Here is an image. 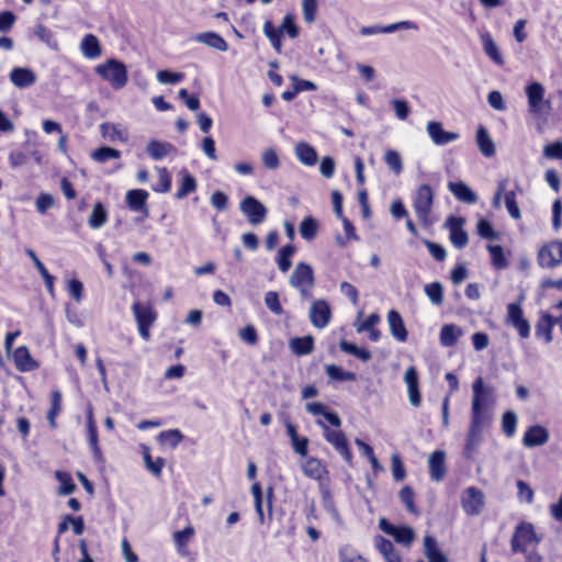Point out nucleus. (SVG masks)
Returning <instances> with one entry per match:
<instances>
[{
    "label": "nucleus",
    "mask_w": 562,
    "mask_h": 562,
    "mask_svg": "<svg viewBox=\"0 0 562 562\" xmlns=\"http://www.w3.org/2000/svg\"><path fill=\"white\" fill-rule=\"evenodd\" d=\"M148 198L149 193L146 190L131 189L126 192L125 202L132 212L140 213L143 217H147L149 215Z\"/></svg>",
    "instance_id": "nucleus-15"
},
{
    "label": "nucleus",
    "mask_w": 562,
    "mask_h": 562,
    "mask_svg": "<svg viewBox=\"0 0 562 562\" xmlns=\"http://www.w3.org/2000/svg\"><path fill=\"white\" fill-rule=\"evenodd\" d=\"M318 229V223L313 216H306L303 218V221L300 224V234L302 238L306 240H312Z\"/></svg>",
    "instance_id": "nucleus-53"
},
{
    "label": "nucleus",
    "mask_w": 562,
    "mask_h": 562,
    "mask_svg": "<svg viewBox=\"0 0 562 562\" xmlns=\"http://www.w3.org/2000/svg\"><path fill=\"white\" fill-rule=\"evenodd\" d=\"M424 553L429 562H448L447 555L439 549L437 539L434 536H425Z\"/></svg>",
    "instance_id": "nucleus-32"
},
{
    "label": "nucleus",
    "mask_w": 562,
    "mask_h": 562,
    "mask_svg": "<svg viewBox=\"0 0 562 562\" xmlns=\"http://www.w3.org/2000/svg\"><path fill=\"white\" fill-rule=\"evenodd\" d=\"M491 424L492 422L471 418L462 451L465 459L471 460L477 453L483 441V430L490 427Z\"/></svg>",
    "instance_id": "nucleus-3"
},
{
    "label": "nucleus",
    "mask_w": 562,
    "mask_h": 562,
    "mask_svg": "<svg viewBox=\"0 0 562 562\" xmlns=\"http://www.w3.org/2000/svg\"><path fill=\"white\" fill-rule=\"evenodd\" d=\"M549 438V430L540 424H535L527 428L522 436L521 443L524 447L531 449L546 445Z\"/></svg>",
    "instance_id": "nucleus-16"
},
{
    "label": "nucleus",
    "mask_w": 562,
    "mask_h": 562,
    "mask_svg": "<svg viewBox=\"0 0 562 562\" xmlns=\"http://www.w3.org/2000/svg\"><path fill=\"white\" fill-rule=\"evenodd\" d=\"M262 165L269 170H277L280 167V158L274 148H267L261 154Z\"/></svg>",
    "instance_id": "nucleus-59"
},
{
    "label": "nucleus",
    "mask_w": 562,
    "mask_h": 562,
    "mask_svg": "<svg viewBox=\"0 0 562 562\" xmlns=\"http://www.w3.org/2000/svg\"><path fill=\"white\" fill-rule=\"evenodd\" d=\"M465 218L451 215L446 220L445 227L449 229V239L457 249H463L469 243V235L463 226Z\"/></svg>",
    "instance_id": "nucleus-12"
},
{
    "label": "nucleus",
    "mask_w": 562,
    "mask_h": 562,
    "mask_svg": "<svg viewBox=\"0 0 562 562\" xmlns=\"http://www.w3.org/2000/svg\"><path fill=\"white\" fill-rule=\"evenodd\" d=\"M472 391L471 418L492 422L493 415L488 406L495 401L494 389L485 385L482 376H477L472 384Z\"/></svg>",
    "instance_id": "nucleus-1"
},
{
    "label": "nucleus",
    "mask_w": 562,
    "mask_h": 562,
    "mask_svg": "<svg viewBox=\"0 0 562 562\" xmlns=\"http://www.w3.org/2000/svg\"><path fill=\"white\" fill-rule=\"evenodd\" d=\"M476 144L483 156L490 158L495 155L494 142L483 125H480L476 131Z\"/></svg>",
    "instance_id": "nucleus-39"
},
{
    "label": "nucleus",
    "mask_w": 562,
    "mask_h": 562,
    "mask_svg": "<svg viewBox=\"0 0 562 562\" xmlns=\"http://www.w3.org/2000/svg\"><path fill=\"white\" fill-rule=\"evenodd\" d=\"M526 95L528 98L529 111L538 113L544 97V88L540 82H531L526 86Z\"/></svg>",
    "instance_id": "nucleus-28"
},
{
    "label": "nucleus",
    "mask_w": 562,
    "mask_h": 562,
    "mask_svg": "<svg viewBox=\"0 0 562 562\" xmlns=\"http://www.w3.org/2000/svg\"><path fill=\"white\" fill-rule=\"evenodd\" d=\"M175 149L172 144L157 139H151L146 146V153L154 160H162Z\"/></svg>",
    "instance_id": "nucleus-35"
},
{
    "label": "nucleus",
    "mask_w": 562,
    "mask_h": 562,
    "mask_svg": "<svg viewBox=\"0 0 562 562\" xmlns=\"http://www.w3.org/2000/svg\"><path fill=\"white\" fill-rule=\"evenodd\" d=\"M80 49L85 57L95 59L102 54L101 44L94 34H86L80 43Z\"/></svg>",
    "instance_id": "nucleus-33"
},
{
    "label": "nucleus",
    "mask_w": 562,
    "mask_h": 562,
    "mask_svg": "<svg viewBox=\"0 0 562 562\" xmlns=\"http://www.w3.org/2000/svg\"><path fill=\"white\" fill-rule=\"evenodd\" d=\"M323 428L324 438L335 448V450L349 464H352V452L350 450L346 435L341 430L330 429L323 420L316 422Z\"/></svg>",
    "instance_id": "nucleus-8"
},
{
    "label": "nucleus",
    "mask_w": 562,
    "mask_h": 562,
    "mask_svg": "<svg viewBox=\"0 0 562 562\" xmlns=\"http://www.w3.org/2000/svg\"><path fill=\"white\" fill-rule=\"evenodd\" d=\"M296 248L292 244L284 245L279 249L276 261L281 272L285 273L290 270L292 266L291 258Z\"/></svg>",
    "instance_id": "nucleus-44"
},
{
    "label": "nucleus",
    "mask_w": 562,
    "mask_h": 562,
    "mask_svg": "<svg viewBox=\"0 0 562 562\" xmlns=\"http://www.w3.org/2000/svg\"><path fill=\"white\" fill-rule=\"evenodd\" d=\"M121 157V151L110 146H100L91 153V158L97 162H105L110 159H117Z\"/></svg>",
    "instance_id": "nucleus-50"
},
{
    "label": "nucleus",
    "mask_w": 562,
    "mask_h": 562,
    "mask_svg": "<svg viewBox=\"0 0 562 562\" xmlns=\"http://www.w3.org/2000/svg\"><path fill=\"white\" fill-rule=\"evenodd\" d=\"M461 504L467 515L476 516L484 507V494L480 488L470 486L464 491Z\"/></svg>",
    "instance_id": "nucleus-13"
},
{
    "label": "nucleus",
    "mask_w": 562,
    "mask_h": 562,
    "mask_svg": "<svg viewBox=\"0 0 562 562\" xmlns=\"http://www.w3.org/2000/svg\"><path fill=\"white\" fill-rule=\"evenodd\" d=\"M446 454L442 450L434 451L428 460L430 479L440 482L446 475Z\"/></svg>",
    "instance_id": "nucleus-25"
},
{
    "label": "nucleus",
    "mask_w": 562,
    "mask_h": 562,
    "mask_svg": "<svg viewBox=\"0 0 562 562\" xmlns=\"http://www.w3.org/2000/svg\"><path fill=\"white\" fill-rule=\"evenodd\" d=\"M178 98L183 101L189 110L198 111L200 109L201 102L198 94H191L187 89L182 88L178 92Z\"/></svg>",
    "instance_id": "nucleus-63"
},
{
    "label": "nucleus",
    "mask_w": 562,
    "mask_h": 562,
    "mask_svg": "<svg viewBox=\"0 0 562 562\" xmlns=\"http://www.w3.org/2000/svg\"><path fill=\"white\" fill-rule=\"evenodd\" d=\"M487 250L491 256L492 266L495 269L503 270L508 267V260L501 245H487Z\"/></svg>",
    "instance_id": "nucleus-48"
},
{
    "label": "nucleus",
    "mask_w": 562,
    "mask_h": 562,
    "mask_svg": "<svg viewBox=\"0 0 562 562\" xmlns=\"http://www.w3.org/2000/svg\"><path fill=\"white\" fill-rule=\"evenodd\" d=\"M517 423H518L517 414L510 409L505 411L502 415V422H501L503 434L508 438H513L517 430Z\"/></svg>",
    "instance_id": "nucleus-47"
},
{
    "label": "nucleus",
    "mask_w": 562,
    "mask_h": 562,
    "mask_svg": "<svg viewBox=\"0 0 562 562\" xmlns=\"http://www.w3.org/2000/svg\"><path fill=\"white\" fill-rule=\"evenodd\" d=\"M289 346L295 356H307L314 350V338L311 335L294 337L290 339Z\"/></svg>",
    "instance_id": "nucleus-37"
},
{
    "label": "nucleus",
    "mask_w": 562,
    "mask_h": 562,
    "mask_svg": "<svg viewBox=\"0 0 562 562\" xmlns=\"http://www.w3.org/2000/svg\"><path fill=\"white\" fill-rule=\"evenodd\" d=\"M373 541L376 550L382 554L385 562H402V558L391 540L381 535H376Z\"/></svg>",
    "instance_id": "nucleus-26"
},
{
    "label": "nucleus",
    "mask_w": 562,
    "mask_h": 562,
    "mask_svg": "<svg viewBox=\"0 0 562 562\" xmlns=\"http://www.w3.org/2000/svg\"><path fill=\"white\" fill-rule=\"evenodd\" d=\"M314 282L315 277L312 266L306 262H299L290 277V284L293 288H302V285L313 288Z\"/></svg>",
    "instance_id": "nucleus-17"
},
{
    "label": "nucleus",
    "mask_w": 562,
    "mask_h": 562,
    "mask_svg": "<svg viewBox=\"0 0 562 562\" xmlns=\"http://www.w3.org/2000/svg\"><path fill=\"white\" fill-rule=\"evenodd\" d=\"M11 82L20 88L24 89L35 83V72L26 67H14L9 75Z\"/></svg>",
    "instance_id": "nucleus-24"
},
{
    "label": "nucleus",
    "mask_w": 562,
    "mask_h": 562,
    "mask_svg": "<svg viewBox=\"0 0 562 562\" xmlns=\"http://www.w3.org/2000/svg\"><path fill=\"white\" fill-rule=\"evenodd\" d=\"M239 210L252 226L262 224L268 214L265 204L254 195H246L239 203Z\"/></svg>",
    "instance_id": "nucleus-9"
},
{
    "label": "nucleus",
    "mask_w": 562,
    "mask_h": 562,
    "mask_svg": "<svg viewBox=\"0 0 562 562\" xmlns=\"http://www.w3.org/2000/svg\"><path fill=\"white\" fill-rule=\"evenodd\" d=\"M463 335L461 327L454 324H445L439 334V340L442 347H453Z\"/></svg>",
    "instance_id": "nucleus-34"
},
{
    "label": "nucleus",
    "mask_w": 562,
    "mask_h": 562,
    "mask_svg": "<svg viewBox=\"0 0 562 562\" xmlns=\"http://www.w3.org/2000/svg\"><path fill=\"white\" fill-rule=\"evenodd\" d=\"M142 453L145 462V468L156 477H160L162 468L165 465V459L158 457L156 460L151 458L149 447L142 445Z\"/></svg>",
    "instance_id": "nucleus-41"
},
{
    "label": "nucleus",
    "mask_w": 562,
    "mask_h": 562,
    "mask_svg": "<svg viewBox=\"0 0 562 562\" xmlns=\"http://www.w3.org/2000/svg\"><path fill=\"white\" fill-rule=\"evenodd\" d=\"M251 494L254 496L255 509L258 515L259 521L261 524H263L265 522L263 493H262V487L259 482H255L251 485Z\"/></svg>",
    "instance_id": "nucleus-56"
},
{
    "label": "nucleus",
    "mask_w": 562,
    "mask_h": 562,
    "mask_svg": "<svg viewBox=\"0 0 562 562\" xmlns=\"http://www.w3.org/2000/svg\"><path fill=\"white\" fill-rule=\"evenodd\" d=\"M386 319L393 338L400 342H405L408 338V331L400 312L390 310Z\"/></svg>",
    "instance_id": "nucleus-19"
},
{
    "label": "nucleus",
    "mask_w": 562,
    "mask_h": 562,
    "mask_svg": "<svg viewBox=\"0 0 562 562\" xmlns=\"http://www.w3.org/2000/svg\"><path fill=\"white\" fill-rule=\"evenodd\" d=\"M280 30H282V35L285 33L291 38H295L300 34L299 26L295 23V18L293 14L288 13L280 25Z\"/></svg>",
    "instance_id": "nucleus-61"
},
{
    "label": "nucleus",
    "mask_w": 562,
    "mask_h": 562,
    "mask_svg": "<svg viewBox=\"0 0 562 562\" xmlns=\"http://www.w3.org/2000/svg\"><path fill=\"white\" fill-rule=\"evenodd\" d=\"M435 193L429 184H422L418 187L416 194L413 199V206L418 220L423 225L430 224L429 215L432 209Z\"/></svg>",
    "instance_id": "nucleus-5"
},
{
    "label": "nucleus",
    "mask_w": 562,
    "mask_h": 562,
    "mask_svg": "<svg viewBox=\"0 0 562 562\" xmlns=\"http://www.w3.org/2000/svg\"><path fill=\"white\" fill-rule=\"evenodd\" d=\"M379 528L384 533L391 536L395 542L405 547H409L415 539V532L412 527L406 525H394L386 518H381L379 520Z\"/></svg>",
    "instance_id": "nucleus-11"
},
{
    "label": "nucleus",
    "mask_w": 562,
    "mask_h": 562,
    "mask_svg": "<svg viewBox=\"0 0 562 562\" xmlns=\"http://www.w3.org/2000/svg\"><path fill=\"white\" fill-rule=\"evenodd\" d=\"M296 158L305 166H314L317 162L316 149L305 142H301L295 146Z\"/></svg>",
    "instance_id": "nucleus-40"
},
{
    "label": "nucleus",
    "mask_w": 562,
    "mask_h": 562,
    "mask_svg": "<svg viewBox=\"0 0 562 562\" xmlns=\"http://www.w3.org/2000/svg\"><path fill=\"white\" fill-rule=\"evenodd\" d=\"M448 189L460 202L474 204L477 201V194L464 181H450Z\"/></svg>",
    "instance_id": "nucleus-22"
},
{
    "label": "nucleus",
    "mask_w": 562,
    "mask_h": 562,
    "mask_svg": "<svg viewBox=\"0 0 562 562\" xmlns=\"http://www.w3.org/2000/svg\"><path fill=\"white\" fill-rule=\"evenodd\" d=\"M87 437L88 442L91 448L93 458L97 462L103 461V454L101 451V448L99 446V435H98V428L93 420L92 412L90 411L87 416Z\"/></svg>",
    "instance_id": "nucleus-23"
},
{
    "label": "nucleus",
    "mask_w": 562,
    "mask_h": 562,
    "mask_svg": "<svg viewBox=\"0 0 562 562\" xmlns=\"http://www.w3.org/2000/svg\"><path fill=\"white\" fill-rule=\"evenodd\" d=\"M400 499L406 506L407 510L413 514H417V508L414 503V491L411 486L405 485L400 491Z\"/></svg>",
    "instance_id": "nucleus-62"
},
{
    "label": "nucleus",
    "mask_w": 562,
    "mask_h": 562,
    "mask_svg": "<svg viewBox=\"0 0 562 562\" xmlns=\"http://www.w3.org/2000/svg\"><path fill=\"white\" fill-rule=\"evenodd\" d=\"M108 222V211L102 202H97L93 205L92 212L89 216L88 224L91 228H101Z\"/></svg>",
    "instance_id": "nucleus-43"
},
{
    "label": "nucleus",
    "mask_w": 562,
    "mask_h": 562,
    "mask_svg": "<svg viewBox=\"0 0 562 562\" xmlns=\"http://www.w3.org/2000/svg\"><path fill=\"white\" fill-rule=\"evenodd\" d=\"M424 291L432 304L440 305L442 303L443 286L439 281L426 284Z\"/></svg>",
    "instance_id": "nucleus-54"
},
{
    "label": "nucleus",
    "mask_w": 562,
    "mask_h": 562,
    "mask_svg": "<svg viewBox=\"0 0 562 562\" xmlns=\"http://www.w3.org/2000/svg\"><path fill=\"white\" fill-rule=\"evenodd\" d=\"M522 300L524 295L519 297V301L507 304L505 323L513 326L521 339H526L530 336L531 327L529 321L524 315Z\"/></svg>",
    "instance_id": "nucleus-6"
},
{
    "label": "nucleus",
    "mask_w": 562,
    "mask_h": 562,
    "mask_svg": "<svg viewBox=\"0 0 562 562\" xmlns=\"http://www.w3.org/2000/svg\"><path fill=\"white\" fill-rule=\"evenodd\" d=\"M319 490L322 494V502L324 509L331 516V518L337 521L341 522V517L338 513V509L335 505L334 497L331 495V492L327 485L321 482Z\"/></svg>",
    "instance_id": "nucleus-42"
},
{
    "label": "nucleus",
    "mask_w": 562,
    "mask_h": 562,
    "mask_svg": "<svg viewBox=\"0 0 562 562\" xmlns=\"http://www.w3.org/2000/svg\"><path fill=\"white\" fill-rule=\"evenodd\" d=\"M265 304L268 310L274 315H282L284 310L281 305L279 293L276 291H268L265 295Z\"/></svg>",
    "instance_id": "nucleus-58"
},
{
    "label": "nucleus",
    "mask_w": 562,
    "mask_h": 562,
    "mask_svg": "<svg viewBox=\"0 0 562 562\" xmlns=\"http://www.w3.org/2000/svg\"><path fill=\"white\" fill-rule=\"evenodd\" d=\"M55 477L60 484L58 488L59 495H70L76 491L77 486L69 472L58 470L55 472Z\"/></svg>",
    "instance_id": "nucleus-49"
},
{
    "label": "nucleus",
    "mask_w": 562,
    "mask_h": 562,
    "mask_svg": "<svg viewBox=\"0 0 562 562\" xmlns=\"http://www.w3.org/2000/svg\"><path fill=\"white\" fill-rule=\"evenodd\" d=\"M25 254L31 258L33 261L35 268L37 269L38 273L44 280L45 286L48 291V293L54 296L55 288H54V281L55 278L53 274L49 273V271L46 269L45 265L40 260L36 252L33 249L27 248L25 250Z\"/></svg>",
    "instance_id": "nucleus-30"
},
{
    "label": "nucleus",
    "mask_w": 562,
    "mask_h": 562,
    "mask_svg": "<svg viewBox=\"0 0 562 562\" xmlns=\"http://www.w3.org/2000/svg\"><path fill=\"white\" fill-rule=\"evenodd\" d=\"M33 33L41 42L45 43L49 48L55 50L58 49V42L55 38L54 33L44 24H37L34 27Z\"/></svg>",
    "instance_id": "nucleus-51"
},
{
    "label": "nucleus",
    "mask_w": 562,
    "mask_h": 562,
    "mask_svg": "<svg viewBox=\"0 0 562 562\" xmlns=\"http://www.w3.org/2000/svg\"><path fill=\"white\" fill-rule=\"evenodd\" d=\"M95 72L104 81L109 82L114 90L123 89L128 81L126 65L117 58H108L95 67Z\"/></svg>",
    "instance_id": "nucleus-2"
},
{
    "label": "nucleus",
    "mask_w": 562,
    "mask_h": 562,
    "mask_svg": "<svg viewBox=\"0 0 562 562\" xmlns=\"http://www.w3.org/2000/svg\"><path fill=\"white\" fill-rule=\"evenodd\" d=\"M184 436L179 429H168L159 432L158 440L161 443H167L171 448H177L183 440Z\"/></svg>",
    "instance_id": "nucleus-55"
},
{
    "label": "nucleus",
    "mask_w": 562,
    "mask_h": 562,
    "mask_svg": "<svg viewBox=\"0 0 562 562\" xmlns=\"http://www.w3.org/2000/svg\"><path fill=\"white\" fill-rule=\"evenodd\" d=\"M541 538L536 533L531 522L521 521L515 527L510 539V550L513 553H526V546L529 543H539Z\"/></svg>",
    "instance_id": "nucleus-4"
},
{
    "label": "nucleus",
    "mask_w": 562,
    "mask_h": 562,
    "mask_svg": "<svg viewBox=\"0 0 562 562\" xmlns=\"http://www.w3.org/2000/svg\"><path fill=\"white\" fill-rule=\"evenodd\" d=\"M302 470L304 474L316 481H321L324 474H327L326 467L323 465L319 459L310 457L302 464Z\"/></svg>",
    "instance_id": "nucleus-38"
},
{
    "label": "nucleus",
    "mask_w": 562,
    "mask_h": 562,
    "mask_svg": "<svg viewBox=\"0 0 562 562\" xmlns=\"http://www.w3.org/2000/svg\"><path fill=\"white\" fill-rule=\"evenodd\" d=\"M13 360L20 372H30L40 367V363L33 359L26 346H20L14 350Z\"/></svg>",
    "instance_id": "nucleus-21"
},
{
    "label": "nucleus",
    "mask_w": 562,
    "mask_h": 562,
    "mask_svg": "<svg viewBox=\"0 0 562 562\" xmlns=\"http://www.w3.org/2000/svg\"><path fill=\"white\" fill-rule=\"evenodd\" d=\"M184 79V74L169 69L159 70L157 80L162 85H177Z\"/></svg>",
    "instance_id": "nucleus-57"
},
{
    "label": "nucleus",
    "mask_w": 562,
    "mask_h": 562,
    "mask_svg": "<svg viewBox=\"0 0 562 562\" xmlns=\"http://www.w3.org/2000/svg\"><path fill=\"white\" fill-rule=\"evenodd\" d=\"M179 176V189L176 192V199L182 200L196 190L198 182L187 168H182Z\"/></svg>",
    "instance_id": "nucleus-29"
},
{
    "label": "nucleus",
    "mask_w": 562,
    "mask_h": 562,
    "mask_svg": "<svg viewBox=\"0 0 562 562\" xmlns=\"http://www.w3.org/2000/svg\"><path fill=\"white\" fill-rule=\"evenodd\" d=\"M362 555L358 553L350 544H344L338 549L339 562L361 561Z\"/></svg>",
    "instance_id": "nucleus-64"
},
{
    "label": "nucleus",
    "mask_w": 562,
    "mask_h": 562,
    "mask_svg": "<svg viewBox=\"0 0 562 562\" xmlns=\"http://www.w3.org/2000/svg\"><path fill=\"white\" fill-rule=\"evenodd\" d=\"M481 42L484 53L498 66L504 65V58L497 44L488 32L481 33Z\"/></svg>",
    "instance_id": "nucleus-36"
},
{
    "label": "nucleus",
    "mask_w": 562,
    "mask_h": 562,
    "mask_svg": "<svg viewBox=\"0 0 562 562\" xmlns=\"http://www.w3.org/2000/svg\"><path fill=\"white\" fill-rule=\"evenodd\" d=\"M555 324H558V317L548 312H542L536 324V337L543 339L546 344H550L553 339L552 331Z\"/></svg>",
    "instance_id": "nucleus-20"
},
{
    "label": "nucleus",
    "mask_w": 562,
    "mask_h": 562,
    "mask_svg": "<svg viewBox=\"0 0 562 562\" xmlns=\"http://www.w3.org/2000/svg\"><path fill=\"white\" fill-rule=\"evenodd\" d=\"M331 319V307L326 300H316L310 308V322L316 328H325Z\"/></svg>",
    "instance_id": "nucleus-14"
},
{
    "label": "nucleus",
    "mask_w": 562,
    "mask_h": 562,
    "mask_svg": "<svg viewBox=\"0 0 562 562\" xmlns=\"http://www.w3.org/2000/svg\"><path fill=\"white\" fill-rule=\"evenodd\" d=\"M427 133L431 140L438 146L447 145L459 138L458 133L445 131L442 124L438 121L428 122Z\"/></svg>",
    "instance_id": "nucleus-18"
},
{
    "label": "nucleus",
    "mask_w": 562,
    "mask_h": 562,
    "mask_svg": "<svg viewBox=\"0 0 562 562\" xmlns=\"http://www.w3.org/2000/svg\"><path fill=\"white\" fill-rule=\"evenodd\" d=\"M194 40L220 52H226L228 49V44L225 38L213 31L199 33L195 35Z\"/></svg>",
    "instance_id": "nucleus-31"
},
{
    "label": "nucleus",
    "mask_w": 562,
    "mask_h": 562,
    "mask_svg": "<svg viewBox=\"0 0 562 562\" xmlns=\"http://www.w3.org/2000/svg\"><path fill=\"white\" fill-rule=\"evenodd\" d=\"M477 235L486 240H496L499 238L498 232L487 218H480L476 224Z\"/></svg>",
    "instance_id": "nucleus-52"
},
{
    "label": "nucleus",
    "mask_w": 562,
    "mask_h": 562,
    "mask_svg": "<svg viewBox=\"0 0 562 562\" xmlns=\"http://www.w3.org/2000/svg\"><path fill=\"white\" fill-rule=\"evenodd\" d=\"M505 206L507 209L508 214L514 218L518 220L521 216L520 209L516 201V192L514 190L505 192Z\"/></svg>",
    "instance_id": "nucleus-60"
},
{
    "label": "nucleus",
    "mask_w": 562,
    "mask_h": 562,
    "mask_svg": "<svg viewBox=\"0 0 562 562\" xmlns=\"http://www.w3.org/2000/svg\"><path fill=\"white\" fill-rule=\"evenodd\" d=\"M537 262L542 269H555L562 265V239H552L542 245L537 254Z\"/></svg>",
    "instance_id": "nucleus-7"
},
{
    "label": "nucleus",
    "mask_w": 562,
    "mask_h": 562,
    "mask_svg": "<svg viewBox=\"0 0 562 562\" xmlns=\"http://www.w3.org/2000/svg\"><path fill=\"white\" fill-rule=\"evenodd\" d=\"M195 529L192 525H188L181 530H177L173 532L172 538L176 546L177 553L180 557H188L189 550H188V543L191 540V538L194 536Z\"/></svg>",
    "instance_id": "nucleus-27"
},
{
    "label": "nucleus",
    "mask_w": 562,
    "mask_h": 562,
    "mask_svg": "<svg viewBox=\"0 0 562 562\" xmlns=\"http://www.w3.org/2000/svg\"><path fill=\"white\" fill-rule=\"evenodd\" d=\"M132 311L135 316L140 337L144 340H149V328L157 318L156 312L150 305L140 302H134Z\"/></svg>",
    "instance_id": "nucleus-10"
},
{
    "label": "nucleus",
    "mask_w": 562,
    "mask_h": 562,
    "mask_svg": "<svg viewBox=\"0 0 562 562\" xmlns=\"http://www.w3.org/2000/svg\"><path fill=\"white\" fill-rule=\"evenodd\" d=\"M263 33L270 41L272 47L280 53L282 48V30L276 27L271 20H267L263 24Z\"/></svg>",
    "instance_id": "nucleus-46"
},
{
    "label": "nucleus",
    "mask_w": 562,
    "mask_h": 562,
    "mask_svg": "<svg viewBox=\"0 0 562 562\" xmlns=\"http://www.w3.org/2000/svg\"><path fill=\"white\" fill-rule=\"evenodd\" d=\"M325 372L333 381L346 382L357 380V374L355 372L346 371L337 364H326Z\"/></svg>",
    "instance_id": "nucleus-45"
}]
</instances>
